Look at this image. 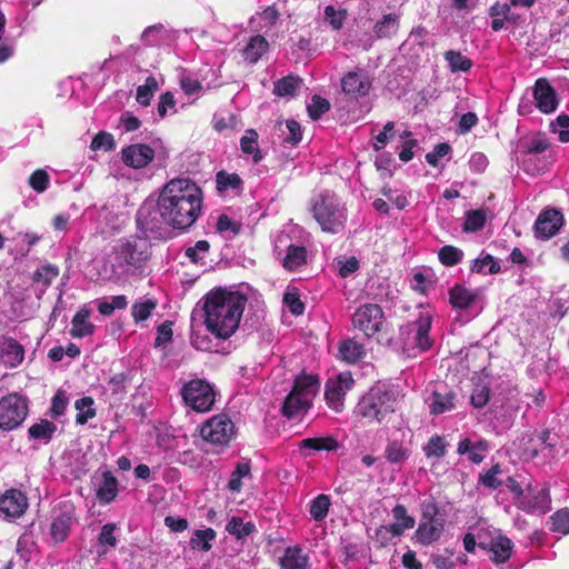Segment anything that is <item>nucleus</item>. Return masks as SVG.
<instances>
[{
	"label": "nucleus",
	"instance_id": "obj_1",
	"mask_svg": "<svg viewBox=\"0 0 569 569\" xmlns=\"http://www.w3.org/2000/svg\"><path fill=\"white\" fill-rule=\"evenodd\" d=\"M159 208L164 224L184 230L196 222L201 212L202 191L190 179H171L160 191Z\"/></svg>",
	"mask_w": 569,
	"mask_h": 569
},
{
	"label": "nucleus",
	"instance_id": "obj_2",
	"mask_svg": "<svg viewBox=\"0 0 569 569\" xmlns=\"http://www.w3.org/2000/svg\"><path fill=\"white\" fill-rule=\"evenodd\" d=\"M247 299L239 292L216 289L204 297V325L217 338L226 339L237 330Z\"/></svg>",
	"mask_w": 569,
	"mask_h": 569
},
{
	"label": "nucleus",
	"instance_id": "obj_3",
	"mask_svg": "<svg viewBox=\"0 0 569 569\" xmlns=\"http://www.w3.org/2000/svg\"><path fill=\"white\" fill-rule=\"evenodd\" d=\"M150 257V244L144 238L131 236L118 240L107 254L100 274L118 280L141 269Z\"/></svg>",
	"mask_w": 569,
	"mask_h": 569
},
{
	"label": "nucleus",
	"instance_id": "obj_4",
	"mask_svg": "<svg viewBox=\"0 0 569 569\" xmlns=\"http://www.w3.org/2000/svg\"><path fill=\"white\" fill-rule=\"evenodd\" d=\"M312 214L325 232L338 233L345 228L346 212L335 193L320 192L312 200Z\"/></svg>",
	"mask_w": 569,
	"mask_h": 569
},
{
	"label": "nucleus",
	"instance_id": "obj_5",
	"mask_svg": "<svg viewBox=\"0 0 569 569\" xmlns=\"http://www.w3.org/2000/svg\"><path fill=\"white\" fill-rule=\"evenodd\" d=\"M431 325L432 316L427 311H420L416 320L401 328L402 348L408 356L415 357L432 347Z\"/></svg>",
	"mask_w": 569,
	"mask_h": 569
},
{
	"label": "nucleus",
	"instance_id": "obj_6",
	"mask_svg": "<svg viewBox=\"0 0 569 569\" xmlns=\"http://www.w3.org/2000/svg\"><path fill=\"white\" fill-rule=\"evenodd\" d=\"M319 380L316 376L305 375L295 380L291 392L287 396L282 413L288 418H295L307 411L313 398L319 391Z\"/></svg>",
	"mask_w": 569,
	"mask_h": 569
},
{
	"label": "nucleus",
	"instance_id": "obj_7",
	"mask_svg": "<svg viewBox=\"0 0 569 569\" xmlns=\"http://www.w3.org/2000/svg\"><path fill=\"white\" fill-rule=\"evenodd\" d=\"M392 395L381 387L371 388L358 402L356 413L369 422H381L395 410Z\"/></svg>",
	"mask_w": 569,
	"mask_h": 569
},
{
	"label": "nucleus",
	"instance_id": "obj_8",
	"mask_svg": "<svg viewBox=\"0 0 569 569\" xmlns=\"http://www.w3.org/2000/svg\"><path fill=\"white\" fill-rule=\"evenodd\" d=\"M181 396L186 406L197 412L209 411L216 402L213 386L203 379L187 382L181 389Z\"/></svg>",
	"mask_w": 569,
	"mask_h": 569
},
{
	"label": "nucleus",
	"instance_id": "obj_9",
	"mask_svg": "<svg viewBox=\"0 0 569 569\" xmlns=\"http://www.w3.org/2000/svg\"><path fill=\"white\" fill-rule=\"evenodd\" d=\"M28 416V400L18 395L10 393L0 399V430L17 429Z\"/></svg>",
	"mask_w": 569,
	"mask_h": 569
},
{
	"label": "nucleus",
	"instance_id": "obj_10",
	"mask_svg": "<svg viewBox=\"0 0 569 569\" xmlns=\"http://www.w3.org/2000/svg\"><path fill=\"white\" fill-rule=\"evenodd\" d=\"M203 440L216 446H226L234 436V425L227 415H217L201 427Z\"/></svg>",
	"mask_w": 569,
	"mask_h": 569
},
{
	"label": "nucleus",
	"instance_id": "obj_11",
	"mask_svg": "<svg viewBox=\"0 0 569 569\" xmlns=\"http://www.w3.org/2000/svg\"><path fill=\"white\" fill-rule=\"evenodd\" d=\"M383 320L385 316L381 307L376 303H367L356 310L352 325L367 337H371L381 330Z\"/></svg>",
	"mask_w": 569,
	"mask_h": 569
},
{
	"label": "nucleus",
	"instance_id": "obj_12",
	"mask_svg": "<svg viewBox=\"0 0 569 569\" xmlns=\"http://www.w3.org/2000/svg\"><path fill=\"white\" fill-rule=\"evenodd\" d=\"M355 381L350 372H341L336 378H330L326 382L325 397L327 403L336 412L342 411L343 398L352 388Z\"/></svg>",
	"mask_w": 569,
	"mask_h": 569
},
{
	"label": "nucleus",
	"instance_id": "obj_13",
	"mask_svg": "<svg viewBox=\"0 0 569 569\" xmlns=\"http://www.w3.org/2000/svg\"><path fill=\"white\" fill-rule=\"evenodd\" d=\"M393 522L387 526H381L377 530V536L382 540L393 537H400L408 529L415 527V519L408 515L407 508L403 505H397L392 509Z\"/></svg>",
	"mask_w": 569,
	"mask_h": 569
},
{
	"label": "nucleus",
	"instance_id": "obj_14",
	"mask_svg": "<svg viewBox=\"0 0 569 569\" xmlns=\"http://www.w3.org/2000/svg\"><path fill=\"white\" fill-rule=\"evenodd\" d=\"M28 508V499L23 492L9 489L0 497V517L6 520L20 518Z\"/></svg>",
	"mask_w": 569,
	"mask_h": 569
},
{
	"label": "nucleus",
	"instance_id": "obj_15",
	"mask_svg": "<svg viewBox=\"0 0 569 569\" xmlns=\"http://www.w3.org/2000/svg\"><path fill=\"white\" fill-rule=\"evenodd\" d=\"M563 224V216L557 209H547L542 211L535 223V233L539 239H550L558 233Z\"/></svg>",
	"mask_w": 569,
	"mask_h": 569
},
{
	"label": "nucleus",
	"instance_id": "obj_16",
	"mask_svg": "<svg viewBox=\"0 0 569 569\" xmlns=\"http://www.w3.org/2000/svg\"><path fill=\"white\" fill-rule=\"evenodd\" d=\"M532 96L540 112L548 114L556 111L559 103L557 92L547 79L540 78L536 81Z\"/></svg>",
	"mask_w": 569,
	"mask_h": 569
},
{
	"label": "nucleus",
	"instance_id": "obj_17",
	"mask_svg": "<svg viewBox=\"0 0 569 569\" xmlns=\"http://www.w3.org/2000/svg\"><path fill=\"white\" fill-rule=\"evenodd\" d=\"M342 91L352 99L366 97L371 89L369 77L362 71H350L341 79Z\"/></svg>",
	"mask_w": 569,
	"mask_h": 569
},
{
	"label": "nucleus",
	"instance_id": "obj_18",
	"mask_svg": "<svg viewBox=\"0 0 569 569\" xmlns=\"http://www.w3.org/2000/svg\"><path fill=\"white\" fill-rule=\"evenodd\" d=\"M122 161L134 169H141L148 166L154 158V151L151 147L143 143L131 144L122 149Z\"/></svg>",
	"mask_w": 569,
	"mask_h": 569
},
{
	"label": "nucleus",
	"instance_id": "obj_19",
	"mask_svg": "<svg viewBox=\"0 0 569 569\" xmlns=\"http://www.w3.org/2000/svg\"><path fill=\"white\" fill-rule=\"evenodd\" d=\"M24 359V349L14 338L0 337V363L8 368L18 367Z\"/></svg>",
	"mask_w": 569,
	"mask_h": 569
},
{
	"label": "nucleus",
	"instance_id": "obj_20",
	"mask_svg": "<svg viewBox=\"0 0 569 569\" xmlns=\"http://www.w3.org/2000/svg\"><path fill=\"white\" fill-rule=\"evenodd\" d=\"M443 529L441 519L423 517L415 532V537L419 543L428 546L440 539Z\"/></svg>",
	"mask_w": 569,
	"mask_h": 569
},
{
	"label": "nucleus",
	"instance_id": "obj_21",
	"mask_svg": "<svg viewBox=\"0 0 569 569\" xmlns=\"http://www.w3.org/2000/svg\"><path fill=\"white\" fill-rule=\"evenodd\" d=\"M520 508L530 512H547L550 508L548 489L546 487L535 489L529 488L528 492L520 500Z\"/></svg>",
	"mask_w": 569,
	"mask_h": 569
},
{
	"label": "nucleus",
	"instance_id": "obj_22",
	"mask_svg": "<svg viewBox=\"0 0 569 569\" xmlns=\"http://www.w3.org/2000/svg\"><path fill=\"white\" fill-rule=\"evenodd\" d=\"M137 223L144 231L156 232L160 230L164 223V219L159 208V201L157 202V208H153L152 204L144 203L138 210Z\"/></svg>",
	"mask_w": 569,
	"mask_h": 569
},
{
	"label": "nucleus",
	"instance_id": "obj_23",
	"mask_svg": "<svg viewBox=\"0 0 569 569\" xmlns=\"http://www.w3.org/2000/svg\"><path fill=\"white\" fill-rule=\"evenodd\" d=\"M74 525V513L72 509H67L66 511L53 517V520L50 526V538L53 543L63 542Z\"/></svg>",
	"mask_w": 569,
	"mask_h": 569
},
{
	"label": "nucleus",
	"instance_id": "obj_24",
	"mask_svg": "<svg viewBox=\"0 0 569 569\" xmlns=\"http://www.w3.org/2000/svg\"><path fill=\"white\" fill-rule=\"evenodd\" d=\"M279 565L281 569H309V556L299 546L287 547Z\"/></svg>",
	"mask_w": 569,
	"mask_h": 569
},
{
	"label": "nucleus",
	"instance_id": "obj_25",
	"mask_svg": "<svg viewBox=\"0 0 569 569\" xmlns=\"http://www.w3.org/2000/svg\"><path fill=\"white\" fill-rule=\"evenodd\" d=\"M455 397L452 391L435 390L427 399L430 412L432 415H441L455 408Z\"/></svg>",
	"mask_w": 569,
	"mask_h": 569
},
{
	"label": "nucleus",
	"instance_id": "obj_26",
	"mask_svg": "<svg viewBox=\"0 0 569 569\" xmlns=\"http://www.w3.org/2000/svg\"><path fill=\"white\" fill-rule=\"evenodd\" d=\"M488 450L489 447L486 440L472 442L468 438L462 439L457 448L458 455H468V459L477 465L483 461Z\"/></svg>",
	"mask_w": 569,
	"mask_h": 569
},
{
	"label": "nucleus",
	"instance_id": "obj_27",
	"mask_svg": "<svg viewBox=\"0 0 569 569\" xmlns=\"http://www.w3.org/2000/svg\"><path fill=\"white\" fill-rule=\"evenodd\" d=\"M90 311L80 309L72 318L70 335L73 338H83L93 333L94 326L89 321Z\"/></svg>",
	"mask_w": 569,
	"mask_h": 569
},
{
	"label": "nucleus",
	"instance_id": "obj_28",
	"mask_svg": "<svg viewBox=\"0 0 569 569\" xmlns=\"http://www.w3.org/2000/svg\"><path fill=\"white\" fill-rule=\"evenodd\" d=\"M513 548L512 541L505 537V536H498L493 538L490 542V551L492 552V561L496 563H503L506 562L510 556Z\"/></svg>",
	"mask_w": 569,
	"mask_h": 569
},
{
	"label": "nucleus",
	"instance_id": "obj_29",
	"mask_svg": "<svg viewBox=\"0 0 569 569\" xmlns=\"http://www.w3.org/2000/svg\"><path fill=\"white\" fill-rule=\"evenodd\" d=\"M307 262V250L302 246L289 244L282 261L284 269L295 271Z\"/></svg>",
	"mask_w": 569,
	"mask_h": 569
},
{
	"label": "nucleus",
	"instance_id": "obj_30",
	"mask_svg": "<svg viewBox=\"0 0 569 569\" xmlns=\"http://www.w3.org/2000/svg\"><path fill=\"white\" fill-rule=\"evenodd\" d=\"M118 495V480L111 472L106 471L102 475V483L97 490L98 499L103 503H110Z\"/></svg>",
	"mask_w": 569,
	"mask_h": 569
},
{
	"label": "nucleus",
	"instance_id": "obj_31",
	"mask_svg": "<svg viewBox=\"0 0 569 569\" xmlns=\"http://www.w3.org/2000/svg\"><path fill=\"white\" fill-rule=\"evenodd\" d=\"M268 41L262 36L252 37L242 50L244 59L250 62H257L268 50Z\"/></svg>",
	"mask_w": 569,
	"mask_h": 569
},
{
	"label": "nucleus",
	"instance_id": "obj_32",
	"mask_svg": "<svg viewBox=\"0 0 569 569\" xmlns=\"http://www.w3.org/2000/svg\"><path fill=\"white\" fill-rule=\"evenodd\" d=\"M339 353L342 360L355 363L366 355L363 346L353 339L345 340L340 343Z\"/></svg>",
	"mask_w": 569,
	"mask_h": 569
},
{
	"label": "nucleus",
	"instance_id": "obj_33",
	"mask_svg": "<svg viewBox=\"0 0 569 569\" xmlns=\"http://www.w3.org/2000/svg\"><path fill=\"white\" fill-rule=\"evenodd\" d=\"M301 86V79L295 76H287L274 82L273 93L282 98H292Z\"/></svg>",
	"mask_w": 569,
	"mask_h": 569
},
{
	"label": "nucleus",
	"instance_id": "obj_34",
	"mask_svg": "<svg viewBox=\"0 0 569 569\" xmlns=\"http://www.w3.org/2000/svg\"><path fill=\"white\" fill-rule=\"evenodd\" d=\"M399 28V17L395 13H388L379 20L373 28L377 38H389L393 36Z\"/></svg>",
	"mask_w": 569,
	"mask_h": 569
},
{
	"label": "nucleus",
	"instance_id": "obj_35",
	"mask_svg": "<svg viewBox=\"0 0 569 569\" xmlns=\"http://www.w3.org/2000/svg\"><path fill=\"white\" fill-rule=\"evenodd\" d=\"M476 295L463 286H455L450 290V302L453 307L466 309L475 302Z\"/></svg>",
	"mask_w": 569,
	"mask_h": 569
},
{
	"label": "nucleus",
	"instance_id": "obj_36",
	"mask_svg": "<svg viewBox=\"0 0 569 569\" xmlns=\"http://www.w3.org/2000/svg\"><path fill=\"white\" fill-rule=\"evenodd\" d=\"M57 430V426L49 420H41L39 423L32 425L29 430V437L31 439L47 443L51 440L53 433Z\"/></svg>",
	"mask_w": 569,
	"mask_h": 569
},
{
	"label": "nucleus",
	"instance_id": "obj_37",
	"mask_svg": "<svg viewBox=\"0 0 569 569\" xmlns=\"http://www.w3.org/2000/svg\"><path fill=\"white\" fill-rule=\"evenodd\" d=\"M300 448L310 451H331L338 449V441L333 437L306 438L300 442Z\"/></svg>",
	"mask_w": 569,
	"mask_h": 569
},
{
	"label": "nucleus",
	"instance_id": "obj_38",
	"mask_svg": "<svg viewBox=\"0 0 569 569\" xmlns=\"http://www.w3.org/2000/svg\"><path fill=\"white\" fill-rule=\"evenodd\" d=\"M470 268L472 272L482 274H495L500 271L499 262L489 253L475 259Z\"/></svg>",
	"mask_w": 569,
	"mask_h": 569
},
{
	"label": "nucleus",
	"instance_id": "obj_39",
	"mask_svg": "<svg viewBox=\"0 0 569 569\" xmlns=\"http://www.w3.org/2000/svg\"><path fill=\"white\" fill-rule=\"evenodd\" d=\"M241 150L251 154L254 162H259L262 159L261 152L258 148V133L253 129L246 131L244 136L240 140Z\"/></svg>",
	"mask_w": 569,
	"mask_h": 569
},
{
	"label": "nucleus",
	"instance_id": "obj_40",
	"mask_svg": "<svg viewBox=\"0 0 569 569\" xmlns=\"http://www.w3.org/2000/svg\"><path fill=\"white\" fill-rule=\"evenodd\" d=\"M217 188L219 191H240L242 188V180L237 173H228L219 171L216 177Z\"/></svg>",
	"mask_w": 569,
	"mask_h": 569
},
{
	"label": "nucleus",
	"instance_id": "obj_41",
	"mask_svg": "<svg viewBox=\"0 0 569 569\" xmlns=\"http://www.w3.org/2000/svg\"><path fill=\"white\" fill-rule=\"evenodd\" d=\"M347 19V10L335 6H327L323 10V20L332 30H340Z\"/></svg>",
	"mask_w": 569,
	"mask_h": 569
},
{
	"label": "nucleus",
	"instance_id": "obj_42",
	"mask_svg": "<svg viewBox=\"0 0 569 569\" xmlns=\"http://www.w3.org/2000/svg\"><path fill=\"white\" fill-rule=\"evenodd\" d=\"M386 459L391 463H401L409 457V449L398 440H391L385 450Z\"/></svg>",
	"mask_w": 569,
	"mask_h": 569
},
{
	"label": "nucleus",
	"instance_id": "obj_43",
	"mask_svg": "<svg viewBox=\"0 0 569 569\" xmlns=\"http://www.w3.org/2000/svg\"><path fill=\"white\" fill-rule=\"evenodd\" d=\"M216 538V531L211 528L204 530H196L190 539V547L192 549L209 551L211 549V541Z\"/></svg>",
	"mask_w": 569,
	"mask_h": 569
},
{
	"label": "nucleus",
	"instance_id": "obj_44",
	"mask_svg": "<svg viewBox=\"0 0 569 569\" xmlns=\"http://www.w3.org/2000/svg\"><path fill=\"white\" fill-rule=\"evenodd\" d=\"M117 526L112 522L106 523L99 533L98 543L102 548L99 551V555H104L110 548H114L117 546L118 539L114 536V531Z\"/></svg>",
	"mask_w": 569,
	"mask_h": 569
},
{
	"label": "nucleus",
	"instance_id": "obj_45",
	"mask_svg": "<svg viewBox=\"0 0 569 569\" xmlns=\"http://www.w3.org/2000/svg\"><path fill=\"white\" fill-rule=\"evenodd\" d=\"M445 59L448 62L452 72H466L472 67V61L459 51L449 50L445 53Z\"/></svg>",
	"mask_w": 569,
	"mask_h": 569
},
{
	"label": "nucleus",
	"instance_id": "obj_46",
	"mask_svg": "<svg viewBox=\"0 0 569 569\" xmlns=\"http://www.w3.org/2000/svg\"><path fill=\"white\" fill-rule=\"evenodd\" d=\"M330 505H331V502H330L329 496L323 495V493L317 496L310 502V508H309V512H310L312 519L316 521H322L328 515Z\"/></svg>",
	"mask_w": 569,
	"mask_h": 569
},
{
	"label": "nucleus",
	"instance_id": "obj_47",
	"mask_svg": "<svg viewBox=\"0 0 569 569\" xmlns=\"http://www.w3.org/2000/svg\"><path fill=\"white\" fill-rule=\"evenodd\" d=\"M159 89V83L154 77H148L144 84L137 89L136 99L141 106H149L156 91Z\"/></svg>",
	"mask_w": 569,
	"mask_h": 569
},
{
	"label": "nucleus",
	"instance_id": "obj_48",
	"mask_svg": "<svg viewBox=\"0 0 569 569\" xmlns=\"http://www.w3.org/2000/svg\"><path fill=\"white\" fill-rule=\"evenodd\" d=\"M74 407L78 411L76 422L79 425L87 423L89 419L96 416V410L93 409V400L90 397L78 399L74 403Z\"/></svg>",
	"mask_w": 569,
	"mask_h": 569
},
{
	"label": "nucleus",
	"instance_id": "obj_49",
	"mask_svg": "<svg viewBox=\"0 0 569 569\" xmlns=\"http://www.w3.org/2000/svg\"><path fill=\"white\" fill-rule=\"evenodd\" d=\"M250 465L249 462H240L236 466V469L232 471L231 477L228 481V489L232 492H239L242 488L241 480L246 477L250 476Z\"/></svg>",
	"mask_w": 569,
	"mask_h": 569
},
{
	"label": "nucleus",
	"instance_id": "obj_50",
	"mask_svg": "<svg viewBox=\"0 0 569 569\" xmlns=\"http://www.w3.org/2000/svg\"><path fill=\"white\" fill-rule=\"evenodd\" d=\"M13 240L17 242L14 250L21 257H26L31 248L38 243L40 237L33 232L18 233Z\"/></svg>",
	"mask_w": 569,
	"mask_h": 569
},
{
	"label": "nucleus",
	"instance_id": "obj_51",
	"mask_svg": "<svg viewBox=\"0 0 569 569\" xmlns=\"http://www.w3.org/2000/svg\"><path fill=\"white\" fill-rule=\"evenodd\" d=\"M448 443L446 442L443 437L432 436L426 447L423 448L425 455L427 458H437L440 459L445 457L447 452Z\"/></svg>",
	"mask_w": 569,
	"mask_h": 569
},
{
	"label": "nucleus",
	"instance_id": "obj_52",
	"mask_svg": "<svg viewBox=\"0 0 569 569\" xmlns=\"http://www.w3.org/2000/svg\"><path fill=\"white\" fill-rule=\"evenodd\" d=\"M157 302L153 299H143L133 303L131 315L136 322L147 320L156 309Z\"/></svg>",
	"mask_w": 569,
	"mask_h": 569
},
{
	"label": "nucleus",
	"instance_id": "obj_53",
	"mask_svg": "<svg viewBox=\"0 0 569 569\" xmlns=\"http://www.w3.org/2000/svg\"><path fill=\"white\" fill-rule=\"evenodd\" d=\"M226 529L230 535L234 536L238 539H241L243 537L249 536L253 531L254 526L251 522L244 523L242 519L238 517H232L228 521Z\"/></svg>",
	"mask_w": 569,
	"mask_h": 569
},
{
	"label": "nucleus",
	"instance_id": "obj_54",
	"mask_svg": "<svg viewBox=\"0 0 569 569\" xmlns=\"http://www.w3.org/2000/svg\"><path fill=\"white\" fill-rule=\"evenodd\" d=\"M487 216L482 210H470L466 213L463 230L466 232H476L481 230L486 223Z\"/></svg>",
	"mask_w": 569,
	"mask_h": 569
},
{
	"label": "nucleus",
	"instance_id": "obj_55",
	"mask_svg": "<svg viewBox=\"0 0 569 569\" xmlns=\"http://www.w3.org/2000/svg\"><path fill=\"white\" fill-rule=\"evenodd\" d=\"M439 260L447 267L458 264L462 258L463 252L461 249L453 246H443L438 252Z\"/></svg>",
	"mask_w": 569,
	"mask_h": 569
},
{
	"label": "nucleus",
	"instance_id": "obj_56",
	"mask_svg": "<svg viewBox=\"0 0 569 569\" xmlns=\"http://www.w3.org/2000/svg\"><path fill=\"white\" fill-rule=\"evenodd\" d=\"M58 274L59 268L57 266L47 263L34 271L32 279L34 282H40L44 287H49L51 282L58 277Z\"/></svg>",
	"mask_w": 569,
	"mask_h": 569
},
{
	"label": "nucleus",
	"instance_id": "obj_57",
	"mask_svg": "<svg viewBox=\"0 0 569 569\" xmlns=\"http://www.w3.org/2000/svg\"><path fill=\"white\" fill-rule=\"evenodd\" d=\"M128 305L126 296H112L110 300H101L98 303V310L102 316H110L117 309H124Z\"/></svg>",
	"mask_w": 569,
	"mask_h": 569
},
{
	"label": "nucleus",
	"instance_id": "obj_58",
	"mask_svg": "<svg viewBox=\"0 0 569 569\" xmlns=\"http://www.w3.org/2000/svg\"><path fill=\"white\" fill-rule=\"evenodd\" d=\"M502 473L501 467L499 465L492 466L486 472L480 473L479 482L488 488V489H497L502 485V481L499 479V476Z\"/></svg>",
	"mask_w": 569,
	"mask_h": 569
},
{
	"label": "nucleus",
	"instance_id": "obj_59",
	"mask_svg": "<svg viewBox=\"0 0 569 569\" xmlns=\"http://www.w3.org/2000/svg\"><path fill=\"white\" fill-rule=\"evenodd\" d=\"M330 109V103L327 99L320 96H313L310 103L307 106L309 117L312 120H318L323 113Z\"/></svg>",
	"mask_w": 569,
	"mask_h": 569
},
{
	"label": "nucleus",
	"instance_id": "obj_60",
	"mask_svg": "<svg viewBox=\"0 0 569 569\" xmlns=\"http://www.w3.org/2000/svg\"><path fill=\"white\" fill-rule=\"evenodd\" d=\"M283 303L290 310V312L295 316H300L305 311V305L300 300V297L297 290H288L283 295Z\"/></svg>",
	"mask_w": 569,
	"mask_h": 569
},
{
	"label": "nucleus",
	"instance_id": "obj_61",
	"mask_svg": "<svg viewBox=\"0 0 569 569\" xmlns=\"http://www.w3.org/2000/svg\"><path fill=\"white\" fill-rule=\"evenodd\" d=\"M30 187L41 193L47 190L49 186V174L46 170L38 169L29 178Z\"/></svg>",
	"mask_w": 569,
	"mask_h": 569
},
{
	"label": "nucleus",
	"instance_id": "obj_62",
	"mask_svg": "<svg viewBox=\"0 0 569 569\" xmlns=\"http://www.w3.org/2000/svg\"><path fill=\"white\" fill-rule=\"evenodd\" d=\"M552 530L568 535L569 533V509H561L552 516Z\"/></svg>",
	"mask_w": 569,
	"mask_h": 569
},
{
	"label": "nucleus",
	"instance_id": "obj_63",
	"mask_svg": "<svg viewBox=\"0 0 569 569\" xmlns=\"http://www.w3.org/2000/svg\"><path fill=\"white\" fill-rule=\"evenodd\" d=\"M92 150H104L109 151L114 148L113 136L109 132H99L91 141Z\"/></svg>",
	"mask_w": 569,
	"mask_h": 569
},
{
	"label": "nucleus",
	"instance_id": "obj_64",
	"mask_svg": "<svg viewBox=\"0 0 569 569\" xmlns=\"http://www.w3.org/2000/svg\"><path fill=\"white\" fill-rule=\"evenodd\" d=\"M549 148V142L542 137L530 139L523 144V152L526 154H540Z\"/></svg>",
	"mask_w": 569,
	"mask_h": 569
}]
</instances>
